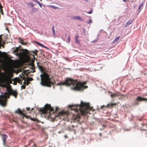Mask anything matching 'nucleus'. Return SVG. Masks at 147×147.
<instances>
[{"label":"nucleus","instance_id":"obj_1","mask_svg":"<svg viewBox=\"0 0 147 147\" xmlns=\"http://www.w3.org/2000/svg\"><path fill=\"white\" fill-rule=\"evenodd\" d=\"M87 81H84L83 82H78L76 80H75L71 78L66 79L63 82L58 83V85H66L71 86L72 88L76 90H80L83 89L84 88H86L88 86H85L84 85L86 84Z\"/></svg>","mask_w":147,"mask_h":147},{"label":"nucleus","instance_id":"obj_2","mask_svg":"<svg viewBox=\"0 0 147 147\" xmlns=\"http://www.w3.org/2000/svg\"><path fill=\"white\" fill-rule=\"evenodd\" d=\"M69 107L71 110L77 113H78L79 111L82 115L89 113L90 110L92 109V107H90L89 103H84L82 101H81L80 105H69Z\"/></svg>","mask_w":147,"mask_h":147},{"label":"nucleus","instance_id":"obj_3","mask_svg":"<svg viewBox=\"0 0 147 147\" xmlns=\"http://www.w3.org/2000/svg\"><path fill=\"white\" fill-rule=\"evenodd\" d=\"M7 92L5 93L4 95H0V104L3 106L5 107L6 105L7 97L6 95L8 96V98L11 95L16 98H17L18 93L16 90H13L10 86L6 87Z\"/></svg>","mask_w":147,"mask_h":147},{"label":"nucleus","instance_id":"obj_4","mask_svg":"<svg viewBox=\"0 0 147 147\" xmlns=\"http://www.w3.org/2000/svg\"><path fill=\"white\" fill-rule=\"evenodd\" d=\"M41 77V84L44 86L51 87V84L54 86L55 83H53L51 81V78H49V75L47 73L43 72L40 75Z\"/></svg>","mask_w":147,"mask_h":147},{"label":"nucleus","instance_id":"obj_5","mask_svg":"<svg viewBox=\"0 0 147 147\" xmlns=\"http://www.w3.org/2000/svg\"><path fill=\"white\" fill-rule=\"evenodd\" d=\"M43 114L48 113H49L50 114L49 117H51V113H54V109L51 107L50 105L47 104L45 106V107H43L42 109H41L39 110Z\"/></svg>","mask_w":147,"mask_h":147},{"label":"nucleus","instance_id":"obj_6","mask_svg":"<svg viewBox=\"0 0 147 147\" xmlns=\"http://www.w3.org/2000/svg\"><path fill=\"white\" fill-rule=\"evenodd\" d=\"M146 101H147V98L138 96L137 97L135 101L133 103V105L134 106L138 105L139 104V102Z\"/></svg>","mask_w":147,"mask_h":147},{"label":"nucleus","instance_id":"obj_7","mask_svg":"<svg viewBox=\"0 0 147 147\" xmlns=\"http://www.w3.org/2000/svg\"><path fill=\"white\" fill-rule=\"evenodd\" d=\"M20 52L17 53L16 55L19 56H22L26 55H30V53L28 52V50L26 49L24 50L22 49H21L20 50Z\"/></svg>","mask_w":147,"mask_h":147},{"label":"nucleus","instance_id":"obj_8","mask_svg":"<svg viewBox=\"0 0 147 147\" xmlns=\"http://www.w3.org/2000/svg\"><path fill=\"white\" fill-rule=\"evenodd\" d=\"M15 113H18L19 114L21 115L24 116H25V111L24 110L22 111L19 108L17 110L15 111Z\"/></svg>","mask_w":147,"mask_h":147},{"label":"nucleus","instance_id":"obj_9","mask_svg":"<svg viewBox=\"0 0 147 147\" xmlns=\"http://www.w3.org/2000/svg\"><path fill=\"white\" fill-rule=\"evenodd\" d=\"M111 94V97H116L117 96H120L121 95V93L119 92H117L115 93H112L110 92Z\"/></svg>","mask_w":147,"mask_h":147},{"label":"nucleus","instance_id":"obj_10","mask_svg":"<svg viewBox=\"0 0 147 147\" xmlns=\"http://www.w3.org/2000/svg\"><path fill=\"white\" fill-rule=\"evenodd\" d=\"M2 75L3 76L2 80L3 81H6L9 78V76L7 75L5 73H1Z\"/></svg>","mask_w":147,"mask_h":147},{"label":"nucleus","instance_id":"obj_11","mask_svg":"<svg viewBox=\"0 0 147 147\" xmlns=\"http://www.w3.org/2000/svg\"><path fill=\"white\" fill-rule=\"evenodd\" d=\"M133 21L134 20L133 19H130L128 20V21L125 24V27H126L128 26L129 25L132 23Z\"/></svg>","mask_w":147,"mask_h":147},{"label":"nucleus","instance_id":"obj_12","mask_svg":"<svg viewBox=\"0 0 147 147\" xmlns=\"http://www.w3.org/2000/svg\"><path fill=\"white\" fill-rule=\"evenodd\" d=\"M37 66H38V69L41 72L44 71L45 70V69H44L43 67L41 65H39L38 63Z\"/></svg>","mask_w":147,"mask_h":147},{"label":"nucleus","instance_id":"obj_13","mask_svg":"<svg viewBox=\"0 0 147 147\" xmlns=\"http://www.w3.org/2000/svg\"><path fill=\"white\" fill-rule=\"evenodd\" d=\"M72 19L74 20H81V17L79 16H74L72 17Z\"/></svg>","mask_w":147,"mask_h":147},{"label":"nucleus","instance_id":"obj_14","mask_svg":"<svg viewBox=\"0 0 147 147\" xmlns=\"http://www.w3.org/2000/svg\"><path fill=\"white\" fill-rule=\"evenodd\" d=\"M79 37L78 36H76L75 37V42L79 44H80V41L78 39Z\"/></svg>","mask_w":147,"mask_h":147},{"label":"nucleus","instance_id":"obj_15","mask_svg":"<svg viewBox=\"0 0 147 147\" xmlns=\"http://www.w3.org/2000/svg\"><path fill=\"white\" fill-rule=\"evenodd\" d=\"M116 103H110L109 104H108L106 107H113L114 106L116 105Z\"/></svg>","mask_w":147,"mask_h":147},{"label":"nucleus","instance_id":"obj_16","mask_svg":"<svg viewBox=\"0 0 147 147\" xmlns=\"http://www.w3.org/2000/svg\"><path fill=\"white\" fill-rule=\"evenodd\" d=\"M65 114V113L64 112L61 111L58 114V116L59 117H61V116Z\"/></svg>","mask_w":147,"mask_h":147},{"label":"nucleus","instance_id":"obj_17","mask_svg":"<svg viewBox=\"0 0 147 147\" xmlns=\"http://www.w3.org/2000/svg\"><path fill=\"white\" fill-rule=\"evenodd\" d=\"M19 47H16V48L14 50L13 52L14 53H16V54L17 53H18V52L19 51Z\"/></svg>","mask_w":147,"mask_h":147},{"label":"nucleus","instance_id":"obj_18","mask_svg":"<svg viewBox=\"0 0 147 147\" xmlns=\"http://www.w3.org/2000/svg\"><path fill=\"white\" fill-rule=\"evenodd\" d=\"M30 52L34 53L36 55H37V53L38 52V51L37 50H35L34 51H30Z\"/></svg>","mask_w":147,"mask_h":147},{"label":"nucleus","instance_id":"obj_19","mask_svg":"<svg viewBox=\"0 0 147 147\" xmlns=\"http://www.w3.org/2000/svg\"><path fill=\"white\" fill-rule=\"evenodd\" d=\"M120 38V36H118L114 40V42H117L119 40Z\"/></svg>","mask_w":147,"mask_h":147},{"label":"nucleus","instance_id":"obj_20","mask_svg":"<svg viewBox=\"0 0 147 147\" xmlns=\"http://www.w3.org/2000/svg\"><path fill=\"white\" fill-rule=\"evenodd\" d=\"M36 43L38 45H39V46L42 47H44V48H46L47 49V48L45 46H44L42 44H41V43H40L39 42H36Z\"/></svg>","mask_w":147,"mask_h":147},{"label":"nucleus","instance_id":"obj_21","mask_svg":"<svg viewBox=\"0 0 147 147\" xmlns=\"http://www.w3.org/2000/svg\"><path fill=\"white\" fill-rule=\"evenodd\" d=\"M54 26H52V27L53 33V35H55V30H54Z\"/></svg>","mask_w":147,"mask_h":147},{"label":"nucleus","instance_id":"obj_22","mask_svg":"<svg viewBox=\"0 0 147 147\" xmlns=\"http://www.w3.org/2000/svg\"><path fill=\"white\" fill-rule=\"evenodd\" d=\"M48 7H50L51 8H53L54 9H57L58 8L57 7H55V6L52 5H49L48 6Z\"/></svg>","mask_w":147,"mask_h":147},{"label":"nucleus","instance_id":"obj_23","mask_svg":"<svg viewBox=\"0 0 147 147\" xmlns=\"http://www.w3.org/2000/svg\"><path fill=\"white\" fill-rule=\"evenodd\" d=\"M143 2H142V3L139 5V8H138V11L141 9V7L143 6Z\"/></svg>","mask_w":147,"mask_h":147},{"label":"nucleus","instance_id":"obj_24","mask_svg":"<svg viewBox=\"0 0 147 147\" xmlns=\"http://www.w3.org/2000/svg\"><path fill=\"white\" fill-rule=\"evenodd\" d=\"M1 37L0 36V37ZM2 39H0V48H1V47L2 46L3 47H4L1 44V42H2Z\"/></svg>","mask_w":147,"mask_h":147},{"label":"nucleus","instance_id":"obj_25","mask_svg":"<svg viewBox=\"0 0 147 147\" xmlns=\"http://www.w3.org/2000/svg\"><path fill=\"white\" fill-rule=\"evenodd\" d=\"M28 4L30 6L32 7H33L34 6V4L32 3H28Z\"/></svg>","mask_w":147,"mask_h":147},{"label":"nucleus","instance_id":"obj_26","mask_svg":"<svg viewBox=\"0 0 147 147\" xmlns=\"http://www.w3.org/2000/svg\"><path fill=\"white\" fill-rule=\"evenodd\" d=\"M1 137L2 138H6L7 137V136L4 134H3V135H2V134H1Z\"/></svg>","mask_w":147,"mask_h":147},{"label":"nucleus","instance_id":"obj_27","mask_svg":"<svg viewBox=\"0 0 147 147\" xmlns=\"http://www.w3.org/2000/svg\"><path fill=\"white\" fill-rule=\"evenodd\" d=\"M29 83L28 81L26 82L25 81L24 82V84H25V85H28V84Z\"/></svg>","mask_w":147,"mask_h":147},{"label":"nucleus","instance_id":"obj_28","mask_svg":"<svg viewBox=\"0 0 147 147\" xmlns=\"http://www.w3.org/2000/svg\"><path fill=\"white\" fill-rule=\"evenodd\" d=\"M20 40L21 41V44L22 45H26L25 42H23V40L22 39H21Z\"/></svg>","mask_w":147,"mask_h":147},{"label":"nucleus","instance_id":"obj_29","mask_svg":"<svg viewBox=\"0 0 147 147\" xmlns=\"http://www.w3.org/2000/svg\"><path fill=\"white\" fill-rule=\"evenodd\" d=\"M23 80H19L18 82L20 84H22V82Z\"/></svg>","mask_w":147,"mask_h":147},{"label":"nucleus","instance_id":"obj_30","mask_svg":"<svg viewBox=\"0 0 147 147\" xmlns=\"http://www.w3.org/2000/svg\"><path fill=\"white\" fill-rule=\"evenodd\" d=\"M30 119L31 120L33 121H36V119H35L31 117H30Z\"/></svg>","mask_w":147,"mask_h":147},{"label":"nucleus","instance_id":"obj_31","mask_svg":"<svg viewBox=\"0 0 147 147\" xmlns=\"http://www.w3.org/2000/svg\"><path fill=\"white\" fill-rule=\"evenodd\" d=\"M70 42V37L69 36L68 38V42L69 43Z\"/></svg>","mask_w":147,"mask_h":147},{"label":"nucleus","instance_id":"obj_32","mask_svg":"<svg viewBox=\"0 0 147 147\" xmlns=\"http://www.w3.org/2000/svg\"><path fill=\"white\" fill-rule=\"evenodd\" d=\"M98 39H95L94 40L92 41L91 42H96L97 41Z\"/></svg>","mask_w":147,"mask_h":147},{"label":"nucleus","instance_id":"obj_33","mask_svg":"<svg viewBox=\"0 0 147 147\" xmlns=\"http://www.w3.org/2000/svg\"><path fill=\"white\" fill-rule=\"evenodd\" d=\"M22 88L23 89H24L26 88V86L25 85H23L22 86H21Z\"/></svg>","mask_w":147,"mask_h":147},{"label":"nucleus","instance_id":"obj_34","mask_svg":"<svg viewBox=\"0 0 147 147\" xmlns=\"http://www.w3.org/2000/svg\"><path fill=\"white\" fill-rule=\"evenodd\" d=\"M39 5V6L40 7H42V3H39V2H37V3Z\"/></svg>","mask_w":147,"mask_h":147},{"label":"nucleus","instance_id":"obj_35","mask_svg":"<svg viewBox=\"0 0 147 147\" xmlns=\"http://www.w3.org/2000/svg\"><path fill=\"white\" fill-rule=\"evenodd\" d=\"M6 138H3V143L4 144H5V141L6 140Z\"/></svg>","mask_w":147,"mask_h":147},{"label":"nucleus","instance_id":"obj_36","mask_svg":"<svg viewBox=\"0 0 147 147\" xmlns=\"http://www.w3.org/2000/svg\"><path fill=\"white\" fill-rule=\"evenodd\" d=\"M92 11H89L88 13H89V14H91L92 13Z\"/></svg>","mask_w":147,"mask_h":147},{"label":"nucleus","instance_id":"obj_37","mask_svg":"<svg viewBox=\"0 0 147 147\" xmlns=\"http://www.w3.org/2000/svg\"><path fill=\"white\" fill-rule=\"evenodd\" d=\"M26 109L27 110V111H29L30 110V108L29 107H26Z\"/></svg>","mask_w":147,"mask_h":147},{"label":"nucleus","instance_id":"obj_38","mask_svg":"<svg viewBox=\"0 0 147 147\" xmlns=\"http://www.w3.org/2000/svg\"><path fill=\"white\" fill-rule=\"evenodd\" d=\"M58 110V107H56V108L55 112H57Z\"/></svg>","mask_w":147,"mask_h":147},{"label":"nucleus","instance_id":"obj_39","mask_svg":"<svg viewBox=\"0 0 147 147\" xmlns=\"http://www.w3.org/2000/svg\"><path fill=\"white\" fill-rule=\"evenodd\" d=\"M32 0L37 3V2H38L37 1V0Z\"/></svg>","mask_w":147,"mask_h":147},{"label":"nucleus","instance_id":"obj_40","mask_svg":"<svg viewBox=\"0 0 147 147\" xmlns=\"http://www.w3.org/2000/svg\"><path fill=\"white\" fill-rule=\"evenodd\" d=\"M129 130H130L129 129H124V131H129Z\"/></svg>","mask_w":147,"mask_h":147},{"label":"nucleus","instance_id":"obj_41","mask_svg":"<svg viewBox=\"0 0 147 147\" xmlns=\"http://www.w3.org/2000/svg\"><path fill=\"white\" fill-rule=\"evenodd\" d=\"M141 130L142 131H146V129H141Z\"/></svg>","mask_w":147,"mask_h":147},{"label":"nucleus","instance_id":"obj_42","mask_svg":"<svg viewBox=\"0 0 147 147\" xmlns=\"http://www.w3.org/2000/svg\"><path fill=\"white\" fill-rule=\"evenodd\" d=\"M92 21L91 20V19H90V21H89V23H92Z\"/></svg>","mask_w":147,"mask_h":147},{"label":"nucleus","instance_id":"obj_43","mask_svg":"<svg viewBox=\"0 0 147 147\" xmlns=\"http://www.w3.org/2000/svg\"><path fill=\"white\" fill-rule=\"evenodd\" d=\"M17 84V82H14V85H16Z\"/></svg>","mask_w":147,"mask_h":147},{"label":"nucleus","instance_id":"obj_44","mask_svg":"<svg viewBox=\"0 0 147 147\" xmlns=\"http://www.w3.org/2000/svg\"><path fill=\"white\" fill-rule=\"evenodd\" d=\"M123 1L124 2H126V1H127V0H123Z\"/></svg>","mask_w":147,"mask_h":147},{"label":"nucleus","instance_id":"obj_45","mask_svg":"<svg viewBox=\"0 0 147 147\" xmlns=\"http://www.w3.org/2000/svg\"><path fill=\"white\" fill-rule=\"evenodd\" d=\"M102 126H103V127H105L106 125H103Z\"/></svg>","mask_w":147,"mask_h":147},{"label":"nucleus","instance_id":"obj_46","mask_svg":"<svg viewBox=\"0 0 147 147\" xmlns=\"http://www.w3.org/2000/svg\"><path fill=\"white\" fill-rule=\"evenodd\" d=\"M65 137H67L66 136H65Z\"/></svg>","mask_w":147,"mask_h":147},{"label":"nucleus","instance_id":"obj_47","mask_svg":"<svg viewBox=\"0 0 147 147\" xmlns=\"http://www.w3.org/2000/svg\"><path fill=\"white\" fill-rule=\"evenodd\" d=\"M104 107V106H102V107Z\"/></svg>","mask_w":147,"mask_h":147},{"label":"nucleus","instance_id":"obj_48","mask_svg":"<svg viewBox=\"0 0 147 147\" xmlns=\"http://www.w3.org/2000/svg\"><path fill=\"white\" fill-rule=\"evenodd\" d=\"M33 109V108H32V110H31V111H32V110Z\"/></svg>","mask_w":147,"mask_h":147},{"label":"nucleus","instance_id":"obj_49","mask_svg":"<svg viewBox=\"0 0 147 147\" xmlns=\"http://www.w3.org/2000/svg\"><path fill=\"white\" fill-rule=\"evenodd\" d=\"M66 59L67 60V58H66Z\"/></svg>","mask_w":147,"mask_h":147},{"label":"nucleus","instance_id":"obj_50","mask_svg":"<svg viewBox=\"0 0 147 147\" xmlns=\"http://www.w3.org/2000/svg\"><path fill=\"white\" fill-rule=\"evenodd\" d=\"M100 135H101V134L100 133Z\"/></svg>","mask_w":147,"mask_h":147},{"label":"nucleus","instance_id":"obj_51","mask_svg":"<svg viewBox=\"0 0 147 147\" xmlns=\"http://www.w3.org/2000/svg\"><path fill=\"white\" fill-rule=\"evenodd\" d=\"M34 145L35 146V144H34Z\"/></svg>","mask_w":147,"mask_h":147},{"label":"nucleus","instance_id":"obj_52","mask_svg":"<svg viewBox=\"0 0 147 147\" xmlns=\"http://www.w3.org/2000/svg\"><path fill=\"white\" fill-rule=\"evenodd\" d=\"M5 42H4V44H5Z\"/></svg>","mask_w":147,"mask_h":147},{"label":"nucleus","instance_id":"obj_53","mask_svg":"<svg viewBox=\"0 0 147 147\" xmlns=\"http://www.w3.org/2000/svg\"><path fill=\"white\" fill-rule=\"evenodd\" d=\"M7 147H9V146H8Z\"/></svg>","mask_w":147,"mask_h":147},{"label":"nucleus","instance_id":"obj_54","mask_svg":"<svg viewBox=\"0 0 147 147\" xmlns=\"http://www.w3.org/2000/svg\"><path fill=\"white\" fill-rule=\"evenodd\" d=\"M49 147H51V146H49Z\"/></svg>","mask_w":147,"mask_h":147}]
</instances>
